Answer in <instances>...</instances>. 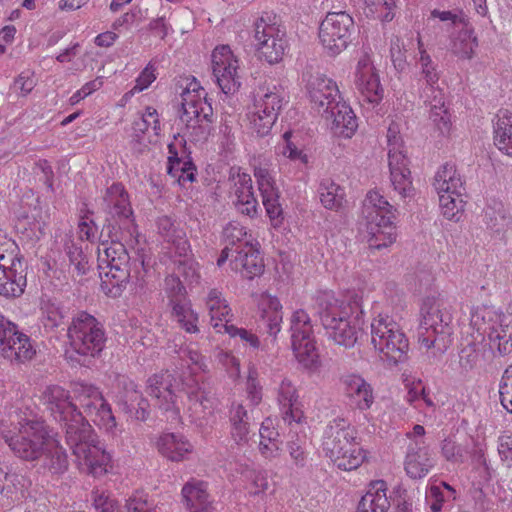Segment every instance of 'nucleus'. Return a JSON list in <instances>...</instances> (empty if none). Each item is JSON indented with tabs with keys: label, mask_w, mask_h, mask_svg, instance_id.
<instances>
[{
	"label": "nucleus",
	"mask_w": 512,
	"mask_h": 512,
	"mask_svg": "<svg viewBox=\"0 0 512 512\" xmlns=\"http://www.w3.org/2000/svg\"><path fill=\"white\" fill-rule=\"evenodd\" d=\"M41 401L65 431V441L81 469L99 476L107 473L112 457L89 421L72 401L70 392L59 385H48Z\"/></svg>",
	"instance_id": "1"
},
{
	"label": "nucleus",
	"mask_w": 512,
	"mask_h": 512,
	"mask_svg": "<svg viewBox=\"0 0 512 512\" xmlns=\"http://www.w3.org/2000/svg\"><path fill=\"white\" fill-rule=\"evenodd\" d=\"M1 434L16 457L25 461L41 459L42 466L53 474L67 470V454L59 442L49 435L43 421L23 419L12 428L4 429Z\"/></svg>",
	"instance_id": "2"
},
{
	"label": "nucleus",
	"mask_w": 512,
	"mask_h": 512,
	"mask_svg": "<svg viewBox=\"0 0 512 512\" xmlns=\"http://www.w3.org/2000/svg\"><path fill=\"white\" fill-rule=\"evenodd\" d=\"M109 233L111 241L102 242L98 247V262L100 269H107L104 276H101V287L108 296L116 298L122 294L130 280L143 288L152 266L150 260L142 254L138 258L141 270L136 263L134 268H131V258L125 244L132 245L137 242L138 236L133 241L126 242L122 239L125 236L124 231H118L114 226L113 231L110 230Z\"/></svg>",
	"instance_id": "3"
},
{
	"label": "nucleus",
	"mask_w": 512,
	"mask_h": 512,
	"mask_svg": "<svg viewBox=\"0 0 512 512\" xmlns=\"http://www.w3.org/2000/svg\"><path fill=\"white\" fill-rule=\"evenodd\" d=\"M317 301L321 322L328 337L336 344L354 346L361 331L358 306L339 303L329 292L319 295Z\"/></svg>",
	"instance_id": "4"
},
{
	"label": "nucleus",
	"mask_w": 512,
	"mask_h": 512,
	"mask_svg": "<svg viewBox=\"0 0 512 512\" xmlns=\"http://www.w3.org/2000/svg\"><path fill=\"white\" fill-rule=\"evenodd\" d=\"M422 320L418 333L421 346L443 351L450 342L453 320L452 305L442 296L427 297L421 308Z\"/></svg>",
	"instance_id": "5"
},
{
	"label": "nucleus",
	"mask_w": 512,
	"mask_h": 512,
	"mask_svg": "<svg viewBox=\"0 0 512 512\" xmlns=\"http://www.w3.org/2000/svg\"><path fill=\"white\" fill-rule=\"evenodd\" d=\"M185 361L190 369V375L182 379L181 391L187 397L185 405L191 422L202 427L206 424L207 416L211 415L214 409V399L198 376V372L206 370V360L198 351L188 350Z\"/></svg>",
	"instance_id": "6"
},
{
	"label": "nucleus",
	"mask_w": 512,
	"mask_h": 512,
	"mask_svg": "<svg viewBox=\"0 0 512 512\" xmlns=\"http://www.w3.org/2000/svg\"><path fill=\"white\" fill-rule=\"evenodd\" d=\"M362 216L371 249L380 250L395 242L394 208L379 192L367 193L362 205Z\"/></svg>",
	"instance_id": "7"
},
{
	"label": "nucleus",
	"mask_w": 512,
	"mask_h": 512,
	"mask_svg": "<svg viewBox=\"0 0 512 512\" xmlns=\"http://www.w3.org/2000/svg\"><path fill=\"white\" fill-rule=\"evenodd\" d=\"M370 327L371 344L381 360L396 365L406 359L409 341L392 316L379 313L372 319Z\"/></svg>",
	"instance_id": "8"
},
{
	"label": "nucleus",
	"mask_w": 512,
	"mask_h": 512,
	"mask_svg": "<svg viewBox=\"0 0 512 512\" xmlns=\"http://www.w3.org/2000/svg\"><path fill=\"white\" fill-rule=\"evenodd\" d=\"M207 93L200 83L193 79L181 94V121L186 124L189 137L194 142L205 141L211 133L212 106L206 99Z\"/></svg>",
	"instance_id": "9"
},
{
	"label": "nucleus",
	"mask_w": 512,
	"mask_h": 512,
	"mask_svg": "<svg viewBox=\"0 0 512 512\" xmlns=\"http://www.w3.org/2000/svg\"><path fill=\"white\" fill-rule=\"evenodd\" d=\"M286 103V94L280 85L260 86L254 94L253 105L248 115L253 132L260 137L266 136Z\"/></svg>",
	"instance_id": "10"
},
{
	"label": "nucleus",
	"mask_w": 512,
	"mask_h": 512,
	"mask_svg": "<svg viewBox=\"0 0 512 512\" xmlns=\"http://www.w3.org/2000/svg\"><path fill=\"white\" fill-rule=\"evenodd\" d=\"M73 394L86 416L99 429L111 437L121 434L122 430L118 427L111 406L98 387L87 383H76Z\"/></svg>",
	"instance_id": "11"
},
{
	"label": "nucleus",
	"mask_w": 512,
	"mask_h": 512,
	"mask_svg": "<svg viewBox=\"0 0 512 512\" xmlns=\"http://www.w3.org/2000/svg\"><path fill=\"white\" fill-rule=\"evenodd\" d=\"M98 204L100 209L114 221L108 225L109 231H113V226L118 231H124L125 236L122 239L126 242L133 241L138 236L128 193L122 184L113 183L108 187Z\"/></svg>",
	"instance_id": "12"
},
{
	"label": "nucleus",
	"mask_w": 512,
	"mask_h": 512,
	"mask_svg": "<svg viewBox=\"0 0 512 512\" xmlns=\"http://www.w3.org/2000/svg\"><path fill=\"white\" fill-rule=\"evenodd\" d=\"M67 336L72 350L82 356H97L106 342L102 324L86 312H80L73 318Z\"/></svg>",
	"instance_id": "13"
},
{
	"label": "nucleus",
	"mask_w": 512,
	"mask_h": 512,
	"mask_svg": "<svg viewBox=\"0 0 512 512\" xmlns=\"http://www.w3.org/2000/svg\"><path fill=\"white\" fill-rule=\"evenodd\" d=\"M289 331L291 345L298 362L309 370L319 366L313 324L308 313L303 309L295 310L290 319Z\"/></svg>",
	"instance_id": "14"
},
{
	"label": "nucleus",
	"mask_w": 512,
	"mask_h": 512,
	"mask_svg": "<svg viewBox=\"0 0 512 512\" xmlns=\"http://www.w3.org/2000/svg\"><path fill=\"white\" fill-rule=\"evenodd\" d=\"M274 20L267 14L254 23V41L259 57L269 64L278 63L287 48L285 31Z\"/></svg>",
	"instance_id": "15"
},
{
	"label": "nucleus",
	"mask_w": 512,
	"mask_h": 512,
	"mask_svg": "<svg viewBox=\"0 0 512 512\" xmlns=\"http://www.w3.org/2000/svg\"><path fill=\"white\" fill-rule=\"evenodd\" d=\"M354 20L346 12H330L319 27L320 42L329 56H337L351 43Z\"/></svg>",
	"instance_id": "16"
},
{
	"label": "nucleus",
	"mask_w": 512,
	"mask_h": 512,
	"mask_svg": "<svg viewBox=\"0 0 512 512\" xmlns=\"http://www.w3.org/2000/svg\"><path fill=\"white\" fill-rule=\"evenodd\" d=\"M164 293L168 298L172 316L180 326L188 333L198 332V314L193 311L186 289L178 275L171 274L165 278Z\"/></svg>",
	"instance_id": "17"
},
{
	"label": "nucleus",
	"mask_w": 512,
	"mask_h": 512,
	"mask_svg": "<svg viewBox=\"0 0 512 512\" xmlns=\"http://www.w3.org/2000/svg\"><path fill=\"white\" fill-rule=\"evenodd\" d=\"M111 393L115 402L131 418L137 421H146L150 415V404L137 385L126 375H116L111 386Z\"/></svg>",
	"instance_id": "18"
},
{
	"label": "nucleus",
	"mask_w": 512,
	"mask_h": 512,
	"mask_svg": "<svg viewBox=\"0 0 512 512\" xmlns=\"http://www.w3.org/2000/svg\"><path fill=\"white\" fill-rule=\"evenodd\" d=\"M239 61L228 45L217 46L212 53V70L216 83L226 94L236 93L240 86Z\"/></svg>",
	"instance_id": "19"
},
{
	"label": "nucleus",
	"mask_w": 512,
	"mask_h": 512,
	"mask_svg": "<svg viewBox=\"0 0 512 512\" xmlns=\"http://www.w3.org/2000/svg\"><path fill=\"white\" fill-rule=\"evenodd\" d=\"M229 196L239 213L250 218L258 215L259 204L254 195L252 178L240 167L230 169Z\"/></svg>",
	"instance_id": "20"
},
{
	"label": "nucleus",
	"mask_w": 512,
	"mask_h": 512,
	"mask_svg": "<svg viewBox=\"0 0 512 512\" xmlns=\"http://www.w3.org/2000/svg\"><path fill=\"white\" fill-rule=\"evenodd\" d=\"M354 442H356L354 427L348 420L338 417L326 426L322 448L325 455L332 461L334 458H339L340 453H344Z\"/></svg>",
	"instance_id": "21"
},
{
	"label": "nucleus",
	"mask_w": 512,
	"mask_h": 512,
	"mask_svg": "<svg viewBox=\"0 0 512 512\" xmlns=\"http://www.w3.org/2000/svg\"><path fill=\"white\" fill-rule=\"evenodd\" d=\"M355 86L362 100L373 107L383 99V88L375 71L373 63L367 54H364L357 62L355 71Z\"/></svg>",
	"instance_id": "22"
},
{
	"label": "nucleus",
	"mask_w": 512,
	"mask_h": 512,
	"mask_svg": "<svg viewBox=\"0 0 512 512\" xmlns=\"http://www.w3.org/2000/svg\"><path fill=\"white\" fill-rule=\"evenodd\" d=\"M426 107L429 108V119L439 136L449 134L451 130V115L445 102L443 90L439 85L422 88L419 91Z\"/></svg>",
	"instance_id": "23"
},
{
	"label": "nucleus",
	"mask_w": 512,
	"mask_h": 512,
	"mask_svg": "<svg viewBox=\"0 0 512 512\" xmlns=\"http://www.w3.org/2000/svg\"><path fill=\"white\" fill-rule=\"evenodd\" d=\"M343 395L349 404L360 411L369 410L375 400L372 385L358 373L343 374L340 379Z\"/></svg>",
	"instance_id": "24"
},
{
	"label": "nucleus",
	"mask_w": 512,
	"mask_h": 512,
	"mask_svg": "<svg viewBox=\"0 0 512 512\" xmlns=\"http://www.w3.org/2000/svg\"><path fill=\"white\" fill-rule=\"evenodd\" d=\"M168 174L175 178L180 185L195 180V166L187 159L185 139L181 135L174 136L168 145Z\"/></svg>",
	"instance_id": "25"
},
{
	"label": "nucleus",
	"mask_w": 512,
	"mask_h": 512,
	"mask_svg": "<svg viewBox=\"0 0 512 512\" xmlns=\"http://www.w3.org/2000/svg\"><path fill=\"white\" fill-rule=\"evenodd\" d=\"M306 88L313 107L319 110L322 109L323 113L329 111L332 106L341 100L336 82L324 74L312 75Z\"/></svg>",
	"instance_id": "26"
},
{
	"label": "nucleus",
	"mask_w": 512,
	"mask_h": 512,
	"mask_svg": "<svg viewBox=\"0 0 512 512\" xmlns=\"http://www.w3.org/2000/svg\"><path fill=\"white\" fill-rule=\"evenodd\" d=\"M258 189L262 196V202L266 209L272 225L277 227L282 223V208L279 204V194L275 187V181L266 167L256 166L254 168Z\"/></svg>",
	"instance_id": "27"
},
{
	"label": "nucleus",
	"mask_w": 512,
	"mask_h": 512,
	"mask_svg": "<svg viewBox=\"0 0 512 512\" xmlns=\"http://www.w3.org/2000/svg\"><path fill=\"white\" fill-rule=\"evenodd\" d=\"M234 253L230 266L242 277L251 280L263 273L264 262L259 251L258 242H246L244 246L235 248Z\"/></svg>",
	"instance_id": "28"
},
{
	"label": "nucleus",
	"mask_w": 512,
	"mask_h": 512,
	"mask_svg": "<svg viewBox=\"0 0 512 512\" xmlns=\"http://www.w3.org/2000/svg\"><path fill=\"white\" fill-rule=\"evenodd\" d=\"M429 446L424 440H414L409 443L404 461L406 474L412 479L425 477L435 466Z\"/></svg>",
	"instance_id": "29"
},
{
	"label": "nucleus",
	"mask_w": 512,
	"mask_h": 512,
	"mask_svg": "<svg viewBox=\"0 0 512 512\" xmlns=\"http://www.w3.org/2000/svg\"><path fill=\"white\" fill-rule=\"evenodd\" d=\"M479 45L475 30L469 20L449 34V51L461 60H471Z\"/></svg>",
	"instance_id": "30"
},
{
	"label": "nucleus",
	"mask_w": 512,
	"mask_h": 512,
	"mask_svg": "<svg viewBox=\"0 0 512 512\" xmlns=\"http://www.w3.org/2000/svg\"><path fill=\"white\" fill-rule=\"evenodd\" d=\"M417 49L418 52L414 56V59L415 67L417 69L419 90L422 88L438 85L441 75L439 71V65L427 52L419 35L417 37Z\"/></svg>",
	"instance_id": "31"
},
{
	"label": "nucleus",
	"mask_w": 512,
	"mask_h": 512,
	"mask_svg": "<svg viewBox=\"0 0 512 512\" xmlns=\"http://www.w3.org/2000/svg\"><path fill=\"white\" fill-rule=\"evenodd\" d=\"M205 308L210 317L211 326L219 333L229 324L231 308L223 296L221 290L217 288L209 289L205 299Z\"/></svg>",
	"instance_id": "32"
},
{
	"label": "nucleus",
	"mask_w": 512,
	"mask_h": 512,
	"mask_svg": "<svg viewBox=\"0 0 512 512\" xmlns=\"http://www.w3.org/2000/svg\"><path fill=\"white\" fill-rule=\"evenodd\" d=\"M277 400L281 407L283 420L292 424L301 423L304 414L298 407V393L294 384L289 379H283L277 389Z\"/></svg>",
	"instance_id": "33"
},
{
	"label": "nucleus",
	"mask_w": 512,
	"mask_h": 512,
	"mask_svg": "<svg viewBox=\"0 0 512 512\" xmlns=\"http://www.w3.org/2000/svg\"><path fill=\"white\" fill-rule=\"evenodd\" d=\"M173 375L168 371L151 376L147 383L148 393L154 397L160 408L170 410L175 407L176 394L173 389Z\"/></svg>",
	"instance_id": "34"
},
{
	"label": "nucleus",
	"mask_w": 512,
	"mask_h": 512,
	"mask_svg": "<svg viewBox=\"0 0 512 512\" xmlns=\"http://www.w3.org/2000/svg\"><path fill=\"white\" fill-rule=\"evenodd\" d=\"M157 449L168 460L180 462L193 452V445L181 434L164 433L157 440Z\"/></svg>",
	"instance_id": "35"
},
{
	"label": "nucleus",
	"mask_w": 512,
	"mask_h": 512,
	"mask_svg": "<svg viewBox=\"0 0 512 512\" xmlns=\"http://www.w3.org/2000/svg\"><path fill=\"white\" fill-rule=\"evenodd\" d=\"M258 313L267 333L276 336L281 330L283 319L282 305L279 299L270 294H261L258 301Z\"/></svg>",
	"instance_id": "36"
},
{
	"label": "nucleus",
	"mask_w": 512,
	"mask_h": 512,
	"mask_svg": "<svg viewBox=\"0 0 512 512\" xmlns=\"http://www.w3.org/2000/svg\"><path fill=\"white\" fill-rule=\"evenodd\" d=\"M324 114L327 119H332V128L335 133L343 137L350 138L358 127L353 110L346 102L341 100Z\"/></svg>",
	"instance_id": "37"
},
{
	"label": "nucleus",
	"mask_w": 512,
	"mask_h": 512,
	"mask_svg": "<svg viewBox=\"0 0 512 512\" xmlns=\"http://www.w3.org/2000/svg\"><path fill=\"white\" fill-rule=\"evenodd\" d=\"M186 507L190 512H213L212 501L207 493V483L192 479L182 488Z\"/></svg>",
	"instance_id": "38"
},
{
	"label": "nucleus",
	"mask_w": 512,
	"mask_h": 512,
	"mask_svg": "<svg viewBox=\"0 0 512 512\" xmlns=\"http://www.w3.org/2000/svg\"><path fill=\"white\" fill-rule=\"evenodd\" d=\"M259 453L266 460H274L280 457L283 451V441L278 430L274 427L273 420L266 418L259 429Z\"/></svg>",
	"instance_id": "39"
},
{
	"label": "nucleus",
	"mask_w": 512,
	"mask_h": 512,
	"mask_svg": "<svg viewBox=\"0 0 512 512\" xmlns=\"http://www.w3.org/2000/svg\"><path fill=\"white\" fill-rule=\"evenodd\" d=\"M230 435L233 441L239 445H245L249 441L251 417L248 409L241 403L233 402L229 408Z\"/></svg>",
	"instance_id": "40"
},
{
	"label": "nucleus",
	"mask_w": 512,
	"mask_h": 512,
	"mask_svg": "<svg viewBox=\"0 0 512 512\" xmlns=\"http://www.w3.org/2000/svg\"><path fill=\"white\" fill-rule=\"evenodd\" d=\"M157 232L163 241L172 244L179 256H185L190 251V245L185 238V232L179 224L169 216H161L156 221Z\"/></svg>",
	"instance_id": "41"
},
{
	"label": "nucleus",
	"mask_w": 512,
	"mask_h": 512,
	"mask_svg": "<svg viewBox=\"0 0 512 512\" xmlns=\"http://www.w3.org/2000/svg\"><path fill=\"white\" fill-rule=\"evenodd\" d=\"M433 186L439 197L441 194H459L464 191L462 177L452 163H445L439 167L434 176Z\"/></svg>",
	"instance_id": "42"
},
{
	"label": "nucleus",
	"mask_w": 512,
	"mask_h": 512,
	"mask_svg": "<svg viewBox=\"0 0 512 512\" xmlns=\"http://www.w3.org/2000/svg\"><path fill=\"white\" fill-rule=\"evenodd\" d=\"M486 340L480 334L471 333L467 336L459 354V363L465 370L481 365L486 353Z\"/></svg>",
	"instance_id": "43"
},
{
	"label": "nucleus",
	"mask_w": 512,
	"mask_h": 512,
	"mask_svg": "<svg viewBox=\"0 0 512 512\" xmlns=\"http://www.w3.org/2000/svg\"><path fill=\"white\" fill-rule=\"evenodd\" d=\"M390 502L386 494V483L372 482L357 506V512H387Z\"/></svg>",
	"instance_id": "44"
},
{
	"label": "nucleus",
	"mask_w": 512,
	"mask_h": 512,
	"mask_svg": "<svg viewBox=\"0 0 512 512\" xmlns=\"http://www.w3.org/2000/svg\"><path fill=\"white\" fill-rule=\"evenodd\" d=\"M493 128L495 146L503 154L512 157V112L499 110Z\"/></svg>",
	"instance_id": "45"
},
{
	"label": "nucleus",
	"mask_w": 512,
	"mask_h": 512,
	"mask_svg": "<svg viewBox=\"0 0 512 512\" xmlns=\"http://www.w3.org/2000/svg\"><path fill=\"white\" fill-rule=\"evenodd\" d=\"M503 317L492 306H478L471 313L470 328L475 331L474 334H480L486 338L490 328L497 327L500 322H503Z\"/></svg>",
	"instance_id": "46"
},
{
	"label": "nucleus",
	"mask_w": 512,
	"mask_h": 512,
	"mask_svg": "<svg viewBox=\"0 0 512 512\" xmlns=\"http://www.w3.org/2000/svg\"><path fill=\"white\" fill-rule=\"evenodd\" d=\"M388 164L390 173L395 170H410L409 159L404 149L403 141L396 126H390L387 132Z\"/></svg>",
	"instance_id": "47"
},
{
	"label": "nucleus",
	"mask_w": 512,
	"mask_h": 512,
	"mask_svg": "<svg viewBox=\"0 0 512 512\" xmlns=\"http://www.w3.org/2000/svg\"><path fill=\"white\" fill-rule=\"evenodd\" d=\"M14 269L27 272V265L16 242L0 235V272L6 273Z\"/></svg>",
	"instance_id": "48"
},
{
	"label": "nucleus",
	"mask_w": 512,
	"mask_h": 512,
	"mask_svg": "<svg viewBox=\"0 0 512 512\" xmlns=\"http://www.w3.org/2000/svg\"><path fill=\"white\" fill-rule=\"evenodd\" d=\"M318 195L321 204L329 210L339 211L346 202L344 187L337 184L331 178H324L320 181Z\"/></svg>",
	"instance_id": "49"
},
{
	"label": "nucleus",
	"mask_w": 512,
	"mask_h": 512,
	"mask_svg": "<svg viewBox=\"0 0 512 512\" xmlns=\"http://www.w3.org/2000/svg\"><path fill=\"white\" fill-rule=\"evenodd\" d=\"M456 491L446 482L432 483L426 490L425 500L432 512H441L445 503L455 499Z\"/></svg>",
	"instance_id": "50"
},
{
	"label": "nucleus",
	"mask_w": 512,
	"mask_h": 512,
	"mask_svg": "<svg viewBox=\"0 0 512 512\" xmlns=\"http://www.w3.org/2000/svg\"><path fill=\"white\" fill-rule=\"evenodd\" d=\"M27 272L14 269L6 273L0 272V296L5 298H17L24 293L27 284Z\"/></svg>",
	"instance_id": "51"
},
{
	"label": "nucleus",
	"mask_w": 512,
	"mask_h": 512,
	"mask_svg": "<svg viewBox=\"0 0 512 512\" xmlns=\"http://www.w3.org/2000/svg\"><path fill=\"white\" fill-rule=\"evenodd\" d=\"M9 343L12 356L0 354L1 357L14 364H22L33 359L36 350L29 336L21 332L18 337Z\"/></svg>",
	"instance_id": "52"
},
{
	"label": "nucleus",
	"mask_w": 512,
	"mask_h": 512,
	"mask_svg": "<svg viewBox=\"0 0 512 512\" xmlns=\"http://www.w3.org/2000/svg\"><path fill=\"white\" fill-rule=\"evenodd\" d=\"M407 395L406 401L416 409L422 408L425 405L427 408L435 409L436 405L430 391L426 389V386L421 380H413L406 384Z\"/></svg>",
	"instance_id": "53"
},
{
	"label": "nucleus",
	"mask_w": 512,
	"mask_h": 512,
	"mask_svg": "<svg viewBox=\"0 0 512 512\" xmlns=\"http://www.w3.org/2000/svg\"><path fill=\"white\" fill-rule=\"evenodd\" d=\"M488 337L489 348L496 349L500 355H506L512 352V335L509 325H503L500 322L497 327L490 328Z\"/></svg>",
	"instance_id": "54"
},
{
	"label": "nucleus",
	"mask_w": 512,
	"mask_h": 512,
	"mask_svg": "<svg viewBox=\"0 0 512 512\" xmlns=\"http://www.w3.org/2000/svg\"><path fill=\"white\" fill-rule=\"evenodd\" d=\"M367 457V452L354 442L344 453H340L339 458H334L333 463L341 470L350 471L357 469Z\"/></svg>",
	"instance_id": "55"
},
{
	"label": "nucleus",
	"mask_w": 512,
	"mask_h": 512,
	"mask_svg": "<svg viewBox=\"0 0 512 512\" xmlns=\"http://www.w3.org/2000/svg\"><path fill=\"white\" fill-rule=\"evenodd\" d=\"M291 138V131H287L283 134V140L277 147V153L295 163L298 168L305 167L308 164V156Z\"/></svg>",
	"instance_id": "56"
},
{
	"label": "nucleus",
	"mask_w": 512,
	"mask_h": 512,
	"mask_svg": "<svg viewBox=\"0 0 512 512\" xmlns=\"http://www.w3.org/2000/svg\"><path fill=\"white\" fill-rule=\"evenodd\" d=\"M463 193L459 194H441L439 197V206L443 216L452 221H459L464 211Z\"/></svg>",
	"instance_id": "57"
},
{
	"label": "nucleus",
	"mask_w": 512,
	"mask_h": 512,
	"mask_svg": "<svg viewBox=\"0 0 512 512\" xmlns=\"http://www.w3.org/2000/svg\"><path fill=\"white\" fill-rule=\"evenodd\" d=\"M223 239L231 247L239 248L246 242H257L241 223L229 222L223 229Z\"/></svg>",
	"instance_id": "58"
},
{
	"label": "nucleus",
	"mask_w": 512,
	"mask_h": 512,
	"mask_svg": "<svg viewBox=\"0 0 512 512\" xmlns=\"http://www.w3.org/2000/svg\"><path fill=\"white\" fill-rule=\"evenodd\" d=\"M390 182L393 190L400 196L401 199L411 198L414 195V187L412 184L410 170H395L390 173Z\"/></svg>",
	"instance_id": "59"
},
{
	"label": "nucleus",
	"mask_w": 512,
	"mask_h": 512,
	"mask_svg": "<svg viewBox=\"0 0 512 512\" xmlns=\"http://www.w3.org/2000/svg\"><path fill=\"white\" fill-rule=\"evenodd\" d=\"M21 331L18 326L10 319L0 313V354L12 356L9 343L13 341Z\"/></svg>",
	"instance_id": "60"
},
{
	"label": "nucleus",
	"mask_w": 512,
	"mask_h": 512,
	"mask_svg": "<svg viewBox=\"0 0 512 512\" xmlns=\"http://www.w3.org/2000/svg\"><path fill=\"white\" fill-rule=\"evenodd\" d=\"M65 314L54 303L46 302L41 308V322L46 330H54L64 324Z\"/></svg>",
	"instance_id": "61"
},
{
	"label": "nucleus",
	"mask_w": 512,
	"mask_h": 512,
	"mask_svg": "<svg viewBox=\"0 0 512 512\" xmlns=\"http://www.w3.org/2000/svg\"><path fill=\"white\" fill-rule=\"evenodd\" d=\"M367 7L376 19L391 21L395 16L396 0H366Z\"/></svg>",
	"instance_id": "62"
},
{
	"label": "nucleus",
	"mask_w": 512,
	"mask_h": 512,
	"mask_svg": "<svg viewBox=\"0 0 512 512\" xmlns=\"http://www.w3.org/2000/svg\"><path fill=\"white\" fill-rule=\"evenodd\" d=\"M502 406L512 414V365L504 371L499 385Z\"/></svg>",
	"instance_id": "63"
},
{
	"label": "nucleus",
	"mask_w": 512,
	"mask_h": 512,
	"mask_svg": "<svg viewBox=\"0 0 512 512\" xmlns=\"http://www.w3.org/2000/svg\"><path fill=\"white\" fill-rule=\"evenodd\" d=\"M126 512H156L153 503L148 501V496L143 492L132 494L125 503Z\"/></svg>",
	"instance_id": "64"
}]
</instances>
